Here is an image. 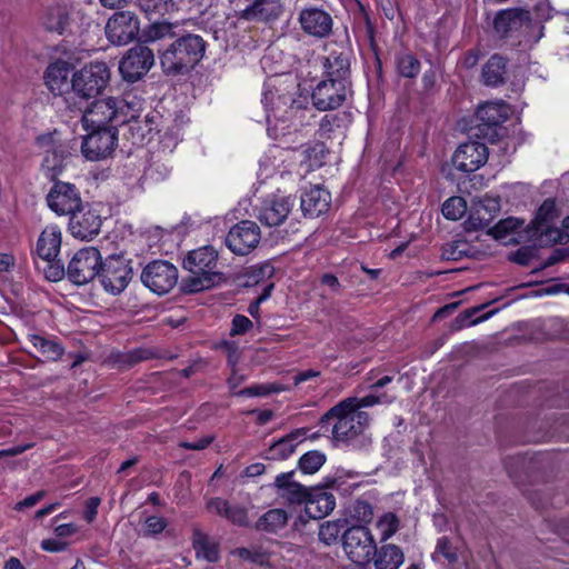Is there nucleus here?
Segmentation results:
<instances>
[{
  "instance_id": "ddd939ff",
  "label": "nucleus",
  "mask_w": 569,
  "mask_h": 569,
  "mask_svg": "<svg viewBox=\"0 0 569 569\" xmlns=\"http://www.w3.org/2000/svg\"><path fill=\"white\" fill-rule=\"evenodd\" d=\"M154 64L153 51L143 43L130 48L119 63V71L126 81L141 79Z\"/></svg>"
},
{
  "instance_id": "5fc2aeb1",
  "label": "nucleus",
  "mask_w": 569,
  "mask_h": 569,
  "mask_svg": "<svg viewBox=\"0 0 569 569\" xmlns=\"http://www.w3.org/2000/svg\"><path fill=\"white\" fill-rule=\"evenodd\" d=\"M342 401H346V402L350 401L351 402L349 405L350 409L360 410L361 408L372 407L378 403H391L392 399L389 398L386 393H383L381 396L368 395L362 398L348 397V398L343 399Z\"/></svg>"
},
{
  "instance_id": "5701e85b",
  "label": "nucleus",
  "mask_w": 569,
  "mask_h": 569,
  "mask_svg": "<svg viewBox=\"0 0 569 569\" xmlns=\"http://www.w3.org/2000/svg\"><path fill=\"white\" fill-rule=\"evenodd\" d=\"M301 211L307 218H318L326 213L331 204V194L319 186L311 187L301 194Z\"/></svg>"
},
{
  "instance_id": "e433bc0d",
  "label": "nucleus",
  "mask_w": 569,
  "mask_h": 569,
  "mask_svg": "<svg viewBox=\"0 0 569 569\" xmlns=\"http://www.w3.org/2000/svg\"><path fill=\"white\" fill-rule=\"evenodd\" d=\"M532 236L537 237V241L540 246H552L556 243H567L569 241V234L563 230L551 227L550 223H542L530 228Z\"/></svg>"
},
{
  "instance_id": "dca6fc26",
  "label": "nucleus",
  "mask_w": 569,
  "mask_h": 569,
  "mask_svg": "<svg viewBox=\"0 0 569 569\" xmlns=\"http://www.w3.org/2000/svg\"><path fill=\"white\" fill-rule=\"evenodd\" d=\"M348 87L342 84L340 80L326 79L320 81L311 94L315 108L320 111L339 108L347 99Z\"/></svg>"
},
{
  "instance_id": "2eb2a0df",
  "label": "nucleus",
  "mask_w": 569,
  "mask_h": 569,
  "mask_svg": "<svg viewBox=\"0 0 569 569\" xmlns=\"http://www.w3.org/2000/svg\"><path fill=\"white\" fill-rule=\"evenodd\" d=\"M102 219L99 212L89 203H82L69 216L68 229L80 240H91L99 234Z\"/></svg>"
},
{
  "instance_id": "f8f14e48",
  "label": "nucleus",
  "mask_w": 569,
  "mask_h": 569,
  "mask_svg": "<svg viewBox=\"0 0 569 569\" xmlns=\"http://www.w3.org/2000/svg\"><path fill=\"white\" fill-rule=\"evenodd\" d=\"M260 240V227L254 221L242 220L230 228L224 243L232 253L246 256L258 247Z\"/></svg>"
},
{
  "instance_id": "a211bd4d",
  "label": "nucleus",
  "mask_w": 569,
  "mask_h": 569,
  "mask_svg": "<svg viewBox=\"0 0 569 569\" xmlns=\"http://www.w3.org/2000/svg\"><path fill=\"white\" fill-rule=\"evenodd\" d=\"M488 160V148L485 143L469 141L458 147L452 156L453 166L461 172H473Z\"/></svg>"
},
{
  "instance_id": "680f3d73",
  "label": "nucleus",
  "mask_w": 569,
  "mask_h": 569,
  "mask_svg": "<svg viewBox=\"0 0 569 569\" xmlns=\"http://www.w3.org/2000/svg\"><path fill=\"white\" fill-rule=\"evenodd\" d=\"M167 527V521L162 517L150 516L146 519L143 532L146 536H154L161 533Z\"/></svg>"
},
{
  "instance_id": "0eeeda50",
  "label": "nucleus",
  "mask_w": 569,
  "mask_h": 569,
  "mask_svg": "<svg viewBox=\"0 0 569 569\" xmlns=\"http://www.w3.org/2000/svg\"><path fill=\"white\" fill-rule=\"evenodd\" d=\"M101 263L102 257L97 248L80 249L70 260L67 276L77 286L86 284L99 276Z\"/></svg>"
},
{
  "instance_id": "4c0bfd02",
  "label": "nucleus",
  "mask_w": 569,
  "mask_h": 569,
  "mask_svg": "<svg viewBox=\"0 0 569 569\" xmlns=\"http://www.w3.org/2000/svg\"><path fill=\"white\" fill-rule=\"evenodd\" d=\"M496 300L497 299L492 300L491 303L495 302ZM489 305H490V302H487V303H482V305H479V306H476V307H472V308H469V309L462 311L461 313H459L456 317L455 321L451 325V329L460 330L465 327L475 326V325H478V323L489 319L492 315H495L497 312V310H491L477 319L470 320L475 315L482 311Z\"/></svg>"
},
{
  "instance_id": "cd10ccee",
  "label": "nucleus",
  "mask_w": 569,
  "mask_h": 569,
  "mask_svg": "<svg viewBox=\"0 0 569 569\" xmlns=\"http://www.w3.org/2000/svg\"><path fill=\"white\" fill-rule=\"evenodd\" d=\"M500 211V200L496 197L485 196L476 206L468 219V224L475 229H481L491 222L495 216Z\"/></svg>"
},
{
  "instance_id": "6ab92c4d",
  "label": "nucleus",
  "mask_w": 569,
  "mask_h": 569,
  "mask_svg": "<svg viewBox=\"0 0 569 569\" xmlns=\"http://www.w3.org/2000/svg\"><path fill=\"white\" fill-rule=\"evenodd\" d=\"M301 29L309 36L322 39L332 31V18L323 9L317 7L305 8L299 13Z\"/></svg>"
},
{
  "instance_id": "bf43d9fd",
  "label": "nucleus",
  "mask_w": 569,
  "mask_h": 569,
  "mask_svg": "<svg viewBox=\"0 0 569 569\" xmlns=\"http://www.w3.org/2000/svg\"><path fill=\"white\" fill-rule=\"evenodd\" d=\"M284 389L278 385H257L244 388L238 392V396L258 397L267 396L272 392H280Z\"/></svg>"
},
{
  "instance_id": "9d476101",
  "label": "nucleus",
  "mask_w": 569,
  "mask_h": 569,
  "mask_svg": "<svg viewBox=\"0 0 569 569\" xmlns=\"http://www.w3.org/2000/svg\"><path fill=\"white\" fill-rule=\"evenodd\" d=\"M142 283L157 295L168 293L178 282V269L168 261L154 260L141 273Z\"/></svg>"
},
{
  "instance_id": "c756f323",
  "label": "nucleus",
  "mask_w": 569,
  "mask_h": 569,
  "mask_svg": "<svg viewBox=\"0 0 569 569\" xmlns=\"http://www.w3.org/2000/svg\"><path fill=\"white\" fill-rule=\"evenodd\" d=\"M405 561V555L400 547L387 543L376 548L371 556L375 569H398Z\"/></svg>"
},
{
  "instance_id": "58836bf2",
  "label": "nucleus",
  "mask_w": 569,
  "mask_h": 569,
  "mask_svg": "<svg viewBox=\"0 0 569 569\" xmlns=\"http://www.w3.org/2000/svg\"><path fill=\"white\" fill-rule=\"evenodd\" d=\"M475 248L466 240H453L445 243L441 249V258L449 261H458L466 257H473Z\"/></svg>"
},
{
  "instance_id": "1a4fd4ad",
  "label": "nucleus",
  "mask_w": 569,
  "mask_h": 569,
  "mask_svg": "<svg viewBox=\"0 0 569 569\" xmlns=\"http://www.w3.org/2000/svg\"><path fill=\"white\" fill-rule=\"evenodd\" d=\"M98 277L107 292L119 295L128 287L132 278L130 261L120 256H110L102 261Z\"/></svg>"
},
{
  "instance_id": "052dcab7",
  "label": "nucleus",
  "mask_w": 569,
  "mask_h": 569,
  "mask_svg": "<svg viewBox=\"0 0 569 569\" xmlns=\"http://www.w3.org/2000/svg\"><path fill=\"white\" fill-rule=\"evenodd\" d=\"M149 358V352L143 349H136L133 351L123 353L119 358V363L122 368H130L138 362Z\"/></svg>"
},
{
  "instance_id": "de8ad7c7",
  "label": "nucleus",
  "mask_w": 569,
  "mask_h": 569,
  "mask_svg": "<svg viewBox=\"0 0 569 569\" xmlns=\"http://www.w3.org/2000/svg\"><path fill=\"white\" fill-rule=\"evenodd\" d=\"M325 462V453L318 450H312L308 451L299 459V468L303 473L312 475L317 472Z\"/></svg>"
},
{
  "instance_id": "aec40b11",
  "label": "nucleus",
  "mask_w": 569,
  "mask_h": 569,
  "mask_svg": "<svg viewBox=\"0 0 569 569\" xmlns=\"http://www.w3.org/2000/svg\"><path fill=\"white\" fill-rule=\"evenodd\" d=\"M282 11L281 0H250V3L238 12V18L249 22H270L277 20Z\"/></svg>"
},
{
  "instance_id": "c9c22d12",
  "label": "nucleus",
  "mask_w": 569,
  "mask_h": 569,
  "mask_svg": "<svg viewBox=\"0 0 569 569\" xmlns=\"http://www.w3.org/2000/svg\"><path fill=\"white\" fill-rule=\"evenodd\" d=\"M288 522V513L280 508L270 509L264 512L256 522V529L274 533L284 528Z\"/></svg>"
},
{
  "instance_id": "37998d69",
  "label": "nucleus",
  "mask_w": 569,
  "mask_h": 569,
  "mask_svg": "<svg viewBox=\"0 0 569 569\" xmlns=\"http://www.w3.org/2000/svg\"><path fill=\"white\" fill-rule=\"evenodd\" d=\"M68 13L62 7L50 8L43 17L42 24L48 31L61 34L68 26Z\"/></svg>"
},
{
  "instance_id": "c85d7f7f",
  "label": "nucleus",
  "mask_w": 569,
  "mask_h": 569,
  "mask_svg": "<svg viewBox=\"0 0 569 569\" xmlns=\"http://www.w3.org/2000/svg\"><path fill=\"white\" fill-rule=\"evenodd\" d=\"M61 247V231L57 226H48L37 242L39 257L48 262L54 260Z\"/></svg>"
},
{
  "instance_id": "338daca9",
  "label": "nucleus",
  "mask_w": 569,
  "mask_h": 569,
  "mask_svg": "<svg viewBox=\"0 0 569 569\" xmlns=\"http://www.w3.org/2000/svg\"><path fill=\"white\" fill-rule=\"evenodd\" d=\"M100 502L101 500L98 497H91L88 499L83 517L89 523L96 519Z\"/></svg>"
},
{
  "instance_id": "09e8293b",
  "label": "nucleus",
  "mask_w": 569,
  "mask_h": 569,
  "mask_svg": "<svg viewBox=\"0 0 569 569\" xmlns=\"http://www.w3.org/2000/svg\"><path fill=\"white\" fill-rule=\"evenodd\" d=\"M467 202L462 197H451L447 199L441 208L445 218L450 220H459L466 213Z\"/></svg>"
},
{
  "instance_id": "473e14b6",
  "label": "nucleus",
  "mask_w": 569,
  "mask_h": 569,
  "mask_svg": "<svg viewBox=\"0 0 569 569\" xmlns=\"http://www.w3.org/2000/svg\"><path fill=\"white\" fill-rule=\"evenodd\" d=\"M28 341L43 361H58L64 353V348L58 339L40 335H29Z\"/></svg>"
},
{
  "instance_id": "f03ea898",
  "label": "nucleus",
  "mask_w": 569,
  "mask_h": 569,
  "mask_svg": "<svg viewBox=\"0 0 569 569\" xmlns=\"http://www.w3.org/2000/svg\"><path fill=\"white\" fill-rule=\"evenodd\" d=\"M204 52L206 42L201 36L181 34L166 49L159 51L160 67L166 76H183L200 62Z\"/></svg>"
},
{
  "instance_id": "49530a36",
  "label": "nucleus",
  "mask_w": 569,
  "mask_h": 569,
  "mask_svg": "<svg viewBox=\"0 0 569 569\" xmlns=\"http://www.w3.org/2000/svg\"><path fill=\"white\" fill-rule=\"evenodd\" d=\"M381 541L390 539L400 528V520L393 512L383 513L377 521Z\"/></svg>"
},
{
  "instance_id": "20e7f679",
  "label": "nucleus",
  "mask_w": 569,
  "mask_h": 569,
  "mask_svg": "<svg viewBox=\"0 0 569 569\" xmlns=\"http://www.w3.org/2000/svg\"><path fill=\"white\" fill-rule=\"evenodd\" d=\"M130 107L119 98H104L96 100L82 114L81 121L86 130L116 128L110 126L123 124L128 121V111Z\"/></svg>"
},
{
  "instance_id": "603ef678",
  "label": "nucleus",
  "mask_w": 569,
  "mask_h": 569,
  "mask_svg": "<svg viewBox=\"0 0 569 569\" xmlns=\"http://www.w3.org/2000/svg\"><path fill=\"white\" fill-rule=\"evenodd\" d=\"M268 121V133L271 138L278 140L286 138L290 134L289 126L287 124V120L278 117L277 112L272 110V114L267 116Z\"/></svg>"
},
{
  "instance_id": "f704fd0d",
  "label": "nucleus",
  "mask_w": 569,
  "mask_h": 569,
  "mask_svg": "<svg viewBox=\"0 0 569 569\" xmlns=\"http://www.w3.org/2000/svg\"><path fill=\"white\" fill-rule=\"evenodd\" d=\"M305 433V429H297L286 435L269 447L267 458L271 460L287 459L293 453L297 445L301 441Z\"/></svg>"
},
{
  "instance_id": "72a5a7b5",
  "label": "nucleus",
  "mask_w": 569,
  "mask_h": 569,
  "mask_svg": "<svg viewBox=\"0 0 569 569\" xmlns=\"http://www.w3.org/2000/svg\"><path fill=\"white\" fill-rule=\"evenodd\" d=\"M70 64L66 61L51 63L44 73V81L53 94H61L68 88Z\"/></svg>"
},
{
  "instance_id": "9b49d317",
  "label": "nucleus",
  "mask_w": 569,
  "mask_h": 569,
  "mask_svg": "<svg viewBox=\"0 0 569 569\" xmlns=\"http://www.w3.org/2000/svg\"><path fill=\"white\" fill-rule=\"evenodd\" d=\"M140 34L139 18L131 11L114 12L107 21L106 36L113 44H128L139 39Z\"/></svg>"
},
{
  "instance_id": "2f4dec72",
  "label": "nucleus",
  "mask_w": 569,
  "mask_h": 569,
  "mask_svg": "<svg viewBox=\"0 0 569 569\" xmlns=\"http://www.w3.org/2000/svg\"><path fill=\"white\" fill-rule=\"evenodd\" d=\"M482 82L487 87H498L507 80V59L500 54L491 56L481 71Z\"/></svg>"
},
{
  "instance_id": "ea45409f",
  "label": "nucleus",
  "mask_w": 569,
  "mask_h": 569,
  "mask_svg": "<svg viewBox=\"0 0 569 569\" xmlns=\"http://www.w3.org/2000/svg\"><path fill=\"white\" fill-rule=\"evenodd\" d=\"M137 4L149 18L166 16L178 10L176 0H137Z\"/></svg>"
},
{
  "instance_id": "39448f33",
  "label": "nucleus",
  "mask_w": 569,
  "mask_h": 569,
  "mask_svg": "<svg viewBox=\"0 0 569 569\" xmlns=\"http://www.w3.org/2000/svg\"><path fill=\"white\" fill-rule=\"evenodd\" d=\"M110 80V70L106 62H91L77 72L71 79L73 92L81 98L89 99L98 96Z\"/></svg>"
},
{
  "instance_id": "3c124183",
  "label": "nucleus",
  "mask_w": 569,
  "mask_h": 569,
  "mask_svg": "<svg viewBox=\"0 0 569 569\" xmlns=\"http://www.w3.org/2000/svg\"><path fill=\"white\" fill-rule=\"evenodd\" d=\"M399 74L406 78H416L420 72V61L411 53H405L397 58Z\"/></svg>"
},
{
  "instance_id": "6e6552de",
  "label": "nucleus",
  "mask_w": 569,
  "mask_h": 569,
  "mask_svg": "<svg viewBox=\"0 0 569 569\" xmlns=\"http://www.w3.org/2000/svg\"><path fill=\"white\" fill-rule=\"evenodd\" d=\"M493 28L501 38L522 37L529 41L532 28L530 11L523 8L500 10L495 17Z\"/></svg>"
},
{
  "instance_id": "774afa93",
  "label": "nucleus",
  "mask_w": 569,
  "mask_h": 569,
  "mask_svg": "<svg viewBox=\"0 0 569 569\" xmlns=\"http://www.w3.org/2000/svg\"><path fill=\"white\" fill-rule=\"evenodd\" d=\"M68 542L59 539H44L41 542V548L48 552H61L68 548Z\"/></svg>"
},
{
  "instance_id": "4468645a",
  "label": "nucleus",
  "mask_w": 569,
  "mask_h": 569,
  "mask_svg": "<svg viewBox=\"0 0 569 569\" xmlns=\"http://www.w3.org/2000/svg\"><path fill=\"white\" fill-rule=\"evenodd\" d=\"M81 143V152L87 160L98 161L109 157L116 147V128L90 129Z\"/></svg>"
},
{
  "instance_id": "6e6d98bb",
  "label": "nucleus",
  "mask_w": 569,
  "mask_h": 569,
  "mask_svg": "<svg viewBox=\"0 0 569 569\" xmlns=\"http://www.w3.org/2000/svg\"><path fill=\"white\" fill-rule=\"evenodd\" d=\"M341 532V525L339 521L323 522L318 532L319 540L327 546L336 543Z\"/></svg>"
},
{
  "instance_id": "f257e3e1",
  "label": "nucleus",
  "mask_w": 569,
  "mask_h": 569,
  "mask_svg": "<svg viewBox=\"0 0 569 569\" xmlns=\"http://www.w3.org/2000/svg\"><path fill=\"white\" fill-rule=\"evenodd\" d=\"M218 251L211 246L191 250L183 259V268L191 276L182 280V290L186 293H196L209 290L226 281L222 272L217 271Z\"/></svg>"
},
{
  "instance_id": "0e129e2a",
  "label": "nucleus",
  "mask_w": 569,
  "mask_h": 569,
  "mask_svg": "<svg viewBox=\"0 0 569 569\" xmlns=\"http://www.w3.org/2000/svg\"><path fill=\"white\" fill-rule=\"evenodd\" d=\"M569 258V247L566 248H557L552 251V253L541 263L540 270L557 264L563 260Z\"/></svg>"
},
{
  "instance_id": "a878e982",
  "label": "nucleus",
  "mask_w": 569,
  "mask_h": 569,
  "mask_svg": "<svg viewBox=\"0 0 569 569\" xmlns=\"http://www.w3.org/2000/svg\"><path fill=\"white\" fill-rule=\"evenodd\" d=\"M321 64L328 79L340 80L342 84L349 86L350 60L347 53L332 51L321 58Z\"/></svg>"
},
{
  "instance_id": "79ce46f5",
  "label": "nucleus",
  "mask_w": 569,
  "mask_h": 569,
  "mask_svg": "<svg viewBox=\"0 0 569 569\" xmlns=\"http://www.w3.org/2000/svg\"><path fill=\"white\" fill-rule=\"evenodd\" d=\"M301 154L303 157L302 161L312 170L323 164L327 148L322 142L315 141L312 143L302 144Z\"/></svg>"
},
{
  "instance_id": "7c9ffc66",
  "label": "nucleus",
  "mask_w": 569,
  "mask_h": 569,
  "mask_svg": "<svg viewBox=\"0 0 569 569\" xmlns=\"http://www.w3.org/2000/svg\"><path fill=\"white\" fill-rule=\"evenodd\" d=\"M179 24L167 20H156L141 30L139 40L142 43H153L167 39H176Z\"/></svg>"
},
{
  "instance_id": "a18cd8bd",
  "label": "nucleus",
  "mask_w": 569,
  "mask_h": 569,
  "mask_svg": "<svg viewBox=\"0 0 569 569\" xmlns=\"http://www.w3.org/2000/svg\"><path fill=\"white\" fill-rule=\"evenodd\" d=\"M133 116L128 114L129 132L134 144H143L149 136L152 133V123L146 117L144 121L132 120Z\"/></svg>"
},
{
  "instance_id": "e2e57ef3",
  "label": "nucleus",
  "mask_w": 569,
  "mask_h": 569,
  "mask_svg": "<svg viewBox=\"0 0 569 569\" xmlns=\"http://www.w3.org/2000/svg\"><path fill=\"white\" fill-rule=\"evenodd\" d=\"M252 326H253V323L248 317L242 316V315H237L232 319V327L230 330V336L243 335L248 330H250L252 328Z\"/></svg>"
},
{
  "instance_id": "4be33fe9",
  "label": "nucleus",
  "mask_w": 569,
  "mask_h": 569,
  "mask_svg": "<svg viewBox=\"0 0 569 569\" xmlns=\"http://www.w3.org/2000/svg\"><path fill=\"white\" fill-rule=\"evenodd\" d=\"M295 206L291 196L274 197L260 208L258 219L268 227H277L284 222Z\"/></svg>"
},
{
  "instance_id": "bb28decb",
  "label": "nucleus",
  "mask_w": 569,
  "mask_h": 569,
  "mask_svg": "<svg viewBox=\"0 0 569 569\" xmlns=\"http://www.w3.org/2000/svg\"><path fill=\"white\" fill-rule=\"evenodd\" d=\"M336 506V499L332 493L310 490L308 500L305 503V511L311 519H321L328 516Z\"/></svg>"
},
{
  "instance_id": "13d9d810",
  "label": "nucleus",
  "mask_w": 569,
  "mask_h": 569,
  "mask_svg": "<svg viewBox=\"0 0 569 569\" xmlns=\"http://www.w3.org/2000/svg\"><path fill=\"white\" fill-rule=\"evenodd\" d=\"M520 222L515 218H508L505 220H500L495 227L491 228L490 233L496 239H503L508 233L515 231L519 228Z\"/></svg>"
},
{
  "instance_id": "393cba45",
  "label": "nucleus",
  "mask_w": 569,
  "mask_h": 569,
  "mask_svg": "<svg viewBox=\"0 0 569 569\" xmlns=\"http://www.w3.org/2000/svg\"><path fill=\"white\" fill-rule=\"evenodd\" d=\"M476 117L479 131L486 134L485 129H493L508 119L509 107L505 102H487L478 108Z\"/></svg>"
},
{
  "instance_id": "f3484780",
  "label": "nucleus",
  "mask_w": 569,
  "mask_h": 569,
  "mask_svg": "<svg viewBox=\"0 0 569 569\" xmlns=\"http://www.w3.org/2000/svg\"><path fill=\"white\" fill-rule=\"evenodd\" d=\"M49 208L58 214L70 216L83 203L74 184L56 181L47 196Z\"/></svg>"
},
{
  "instance_id": "864d4df0",
  "label": "nucleus",
  "mask_w": 569,
  "mask_h": 569,
  "mask_svg": "<svg viewBox=\"0 0 569 569\" xmlns=\"http://www.w3.org/2000/svg\"><path fill=\"white\" fill-rule=\"evenodd\" d=\"M350 517L361 523H369L373 519V507L363 499L356 500L350 507Z\"/></svg>"
},
{
  "instance_id": "c03bdc74",
  "label": "nucleus",
  "mask_w": 569,
  "mask_h": 569,
  "mask_svg": "<svg viewBox=\"0 0 569 569\" xmlns=\"http://www.w3.org/2000/svg\"><path fill=\"white\" fill-rule=\"evenodd\" d=\"M240 559L258 565L260 567L268 566L270 561V552L262 546L253 545L248 548H238L234 550Z\"/></svg>"
},
{
  "instance_id": "69168bd1",
  "label": "nucleus",
  "mask_w": 569,
  "mask_h": 569,
  "mask_svg": "<svg viewBox=\"0 0 569 569\" xmlns=\"http://www.w3.org/2000/svg\"><path fill=\"white\" fill-rule=\"evenodd\" d=\"M213 436H206L194 441H183L180 443V447L187 450H203L213 441Z\"/></svg>"
},
{
  "instance_id": "a19ab883",
  "label": "nucleus",
  "mask_w": 569,
  "mask_h": 569,
  "mask_svg": "<svg viewBox=\"0 0 569 569\" xmlns=\"http://www.w3.org/2000/svg\"><path fill=\"white\" fill-rule=\"evenodd\" d=\"M431 558L436 562H440L442 559H445L449 565H455L459 559L458 547L450 538L442 536L438 538Z\"/></svg>"
},
{
  "instance_id": "b1692460",
  "label": "nucleus",
  "mask_w": 569,
  "mask_h": 569,
  "mask_svg": "<svg viewBox=\"0 0 569 569\" xmlns=\"http://www.w3.org/2000/svg\"><path fill=\"white\" fill-rule=\"evenodd\" d=\"M207 510L217 515L232 525L246 527L249 525L248 510L241 505L231 503L228 500L216 497L207 501Z\"/></svg>"
},
{
  "instance_id": "412c9836",
  "label": "nucleus",
  "mask_w": 569,
  "mask_h": 569,
  "mask_svg": "<svg viewBox=\"0 0 569 569\" xmlns=\"http://www.w3.org/2000/svg\"><path fill=\"white\" fill-rule=\"evenodd\" d=\"M295 471L282 472L274 479L277 496L289 506L305 505L310 490L293 479Z\"/></svg>"
},
{
  "instance_id": "7ed1b4c3",
  "label": "nucleus",
  "mask_w": 569,
  "mask_h": 569,
  "mask_svg": "<svg viewBox=\"0 0 569 569\" xmlns=\"http://www.w3.org/2000/svg\"><path fill=\"white\" fill-rule=\"evenodd\" d=\"M350 403L339 401L320 419L321 428H330L332 439L337 442H349L369 427L370 416L366 411L350 409Z\"/></svg>"
},
{
  "instance_id": "4d7b16f0",
  "label": "nucleus",
  "mask_w": 569,
  "mask_h": 569,
  "mask_svg": "<svg viewBox=\"0 0 569 569\" xmlns=\"http://www.w3.org/2000/svg\"><path fill=\"white\" fill-rule=\"evenodd\" d=\"M556 217V206L555 201L551 199H547L538 209L537 216L535 220L531 222V228L536 226H541L542 223H550V221Z\"/></svg>"
},
{
  "instance_id": "8fccbe9b",
  "label": "nucleus",
  "mask_w": 569,
  "mask_h": 569,
  "mask_svg": "<svg viewBox=\"0 0 569 569\" xmlns=\"http://www.w3.org/2000/svg\"><path fill=\"white\" fill-rule=\"evenodd\" d=\"M347 121L348 114L346 112L326 114L320 121V134L330 137L337 129L343 127Z\"/></svg>"
},
{
  "instance_id": "423d86ee",
  "label": "nucleus",
  "mask_w": 569,
  "mask_h": 569,
  "mask_svg": "<svg viewBox=\"0 0 569 569\" xmlns=\"http://www.w3.org/2000/svg\"><path fill=\"white\" fill-rule=\"evenodd\" d=\"M342 546L347 557L358 566L370 563L377 548L370 529L363 525L348 528L342 535Z\"/></svg>"
}]
</instances>
